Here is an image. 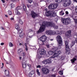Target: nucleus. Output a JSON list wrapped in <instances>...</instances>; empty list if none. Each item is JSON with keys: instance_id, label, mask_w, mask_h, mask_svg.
<instances>
[{"instance_id": "obj_1", "label": "nucleus", "mask_w": 77, "mask_h": 77, "mask_svg": "<svg viewBox=\"0 0 77 77\" xmlns=\"http://www.w3.org/2000/svg\"><path fill=\"white\" fill-rule=\"evenodd\" d=\"M56 40L58 42V47H55L54 48V50H59L62 48V46L63 45V42L62 41V38L60 36L58 35L57 36L56 38Z\"/></svg>"}, {"instance_id": "obj_2", "label": "nucleus", "mask_w": 77, "mask_h": 77, "mask_svg": "<svg viewBox=\"0 0 77 77\" xmlns=\"http://www.w3.org/2000/svg\"><path fill=\"white\" fill-rule=\"evenodd\" d=\"M47 25H48V22L44 21L43 24L41 26L39 30L37 32V33L38 34L39 33L43 32L45 30V27Z\"/></svg>"}, {"instance_id": "obj_3", "label": "nucleus", "mask_w": 77, "mask_h": 77, "mask_svg": "<svg viewBox=\"0 0 77 77\" xmlns=\"http://www.w3.org/2000/svg\"><path fill=\"white\" fill-rule=\"evenodd\" d=\"M61 21L63 24L68 25V24L71 23V19L69 18H67L66 19L62 18L61 19Z\"/></svg>"}, {"instance_id": "obj_4", "label": "nucleus", "mask_w": 77, "mask_h": 77, "mask_svg": "<svg viewBox=\"0 0 77 77\" xmlns=\"http://www.w3.org/2000/svg\"><path fill=\"white\" fill-rule=\"evenodd\" d=\"M65 43L66 46V53L67 54H70V48L69 47V45H68V41H65Z\"/></svg>"}, {"instance_id": "obj_5", "label": "nucleus", "mask_w": 77, "mask_h": 77, "mask_svg": "<svg viewBox=\"0 0 77 77\" xmlns=\"http://www.w3.org/2000/svg\"><path fill=\"white\" fill-rule=\"evenodd\" d=\"M42 73L43 75L48 74L50 72V71L48 69L45 67L42 68Z\"/></svg>"}, {"instance_id": "obj_6", "label": "nucleus", "mask_w": 77, "mask_h": 77, "mask_svg": "<svg viewBox=\"0 0 77 77\" xmlns=\"http://www.w3.org/2000/svg\"><path fill=\"white\" fill-rule=\"evenodd\" d=\"M54 50H55V51L52 57L55 58V57L59 56V54L61 53V51H57L56 49H55Z\"/></svg>"}, {"instance_id": "obj_7", "label": "nucleus", "mask_w": 77, "mask_h": 77, "mask_svg": "<svg viewBox=\"0 0 77 77\" xmlns=\"http://www.w3.org/2000/svg\"><path fill=\"white\" fill-rule=\"evenodd\" d=\"M71 3V0H66L65 2L63 4V6L64 7H66V6H69L70 5Z\"/></svg>"}, {"instance_id": "obj_8", "label": "nucleus", "mask_w": 77, "mask_h": 77, "mask_svg": "<svg viewBox=\"0 0 77 77\" xmlns=\"http://www.w3.org/2000/svg\"><path fill=\"white\" fill-rule=\"evenodd\" d=\"M31 15L32 16V17L33 18H35L36 17H39V15L38 14L36 13L33 11H31Z\"/></svg>"}, {"instance_id": "obj_9", "label": "nucleus", "mask_w": 77, "mask_h": 77, "mask_svg": "<svg viewBox=\"0 0 77 77\" xmlns=\"http://www.w3.org/2000/svg\"><path fill=\"white\" fill-rule=\"evenodd\" d=\"M48 26L51 27H53L55 29H58V26L55 25V24L53 23L52 22H48Z\"/></svg>"}, {"instance_id": "obj_10", "label": "nucleus", "mask_w": 77, "mask_h": 77, "mask_svg": "<svg viewBox=\"0 0 77 77\" xmlns=\"http://www.w3.org/2000/svg\"><path fill=\"white\" fill-rule=\"evenodd\" d=\"M46 33L47 35H55L56 32L55 31L52 30H47L46 32Z\"/></svg>"}, {"instance_id": "obj_11", "label": "nucleus", "mask_w": 77, "mask_h": 77, "mask_svg": "<svg viewBox=\"0 0 77 77\" xmlns=\"http://www.w3.org/2000/svg\"><path fill=\"white\" fill-rule=\"evenodd\" d=\"M46 39H47V37L45 35H43L40 37V41H42V43H44V42H45Z\"/></svg>"}, {"instance_id": "obj_12", "label": "nucleus", "mask_w": 77, "mask_h": 77, "mask_svg": "<svg viewBox=\"0 0 77 77\" xmlns=\"http://www.w3.org/2000/svg\"><path fill=\"white\" fill-rule=\"evenodd\" d=\"M45 14L46 16L47 17H49V16H50L51 14H52V11H49L45 13Z\"/></svg>"}, {"instance_id": "obj_13", "label": "nucleus", "mask_w": 77, "mask_h": 77, "mask_svg": "<svg viewBox=\"0 0 77 77\" xmlns=\"http://www.w3.org/2000/svg\"><path fill=\"white\" fill-rule=\"evenodd\" d=\"M71 30H69L67 31L66 34V36L67 37H70L71 36Z\"/></svg>"}, {"instance_id": "obj_14", "label": "nucleus", "mask_w": 77, "mask_h": 77, "mask_svg": "<svg viewBox=\"0 0 77 77\" xmlns=\"http://www.w3.org/2000/svg\"><path fill=\"white\" fill-rule=\"evenodd\" d=\"M77 56H75L73 59L71 60V61L72 63H74L75 61L77 60Z\"/></svg>"}, {"instance_id": "obj_15", "label": "nucleus", "mask_w": 77, "mask_h": 77, "mask_svg": "<svg viewBox=\"0 0 77 77\" xmlns=\"http://www.w3.org/2000/svg\"><path fill=\"white\" fill-rule=\"evenodd\" d=\"M46 53V51L45 50L42 49L41 50V51L40 52V54L41 55H43V54H45Z\"/></svg>"}, {"instance_id": "obj_16", "label": "nucleus", "mask_w": 77, "mask_h": 77, "mask_svg": "<svg viewBox=\"0 0 77 77\" xmlns=\"http://www.w3.org/2000/svg\"><path fill=\"white\" fill-rule=\"evenodd\" d=\"M5 74L6 75L9 77V71L8 70H5Z\"/></svg>"}, {"instance_id": "obj_17", "label": "nucleus", "mask_w": 77, "mask_h": 77, "mask_svg": "<svg viewBox=\"0 0 77 77\" xmlns=\"http://www.w3.org/2000/svg\"><path fill=\"white\" fill-rule=\"evenodd\" d=\"M54 58L52 57H51L49 59H47V61L48 63H51V58Z\"/></svg>"}, {"instance_id": "obj_18", "label": "nucleus", "mask_w": 77, "mask_h": 77, "mask_svg": "<svg viewBox=\"0 0 77 77\" xmlns=\"http://www.w3.org/2000/svg\"><path fill=\"white\" fill-rule=\"evenodd\" d=\"M19 36L20 38H24L25 36V34L24 32H22L20 34Z\"/></svg>"}, {"instance_id": "obj_19", "label": "nucleus", "mask_w": 77, "mask_h": 77, "mask_svg": "<svg viewBox=\"0 0 77 77\" xmlns=\"http://www.w3.org/2000/svg\"><path fill=\"white\" fill-rule=\"evenodd\" d=\"M52 6H53V9H55L57 8V7L58 6V4H55L54 5L52 4Z\"/></svg>"}, {"instance_id": "obj_20", "label": "nucleus", "mask_w": 77, "mask_h": 77, "mask_svg": "<svg viewBox=\"0 0 77 77\" xmlns=\"http://www.w3.org/2000/svg\"><path fill=\"white\" fill-rule=\"evenodd\" d=\"M48 7L49 9H53V5H50L48 6Z\"/></svg>"}, {"instance_id": "obj_21", "label": "nucleus", "mask_w": 77, "mask_h": 77, "mask_svg": "<svg viewBox=\"0 0 77 77\" xmlns=\"http://www.w3.org/2000/svg\"><path fill=\"white\" fill-rule=\"evenodd\" d=\"M15 28L17 30H18L19 29H20V26L18 24H15Z\"/></svg>"}, {"instance_id": "obj_22", "label": "nucleus", "mask_w": 77, "mask_h": 77, "mask_svg": "<svg viewBox=\"0 0 77 77\" xmlns=\"http://www.w3.org/2000/svg\"><path fill=\"white\" fill-rule=\"evenodd\" d=\"M52 16L53 17H56L55 19H56L57 20H58V18H59V17L56 16V14H52Z\"/></svg>"}, {"instance_id": "obj_23", "label": "nucleus", "mask_w": 77, "mask_h": 77, "mask_svg": "<svg viewBox=\"0 0 77 77\" xmlns=\"http://www.w3.org/2000/svg\"><path fill=\"white\" fill-rule=\"evenodd\" d=\"M22 66L23 67V68H26V66H27L26 65V64L24 62H22Z\"/></svg>"}, {"instance_id": "obj_24", "label": "nucleus", "mask_w": 77, "mask_h": 77, "mask_svg": "<svg viewBox=\"0 0 77 77\" xmlns=\"http://www.w3.org/2000/svg\"><path fill=\"white\" fill-rule=\"evenodd\" d=\"M48 54H49L50 55H53V51H50L48 52Z\"/></svg>"}, {"instance_id": "obj_25", "label": "nucleus", "mask_w": 77, "mask_h": 77, "mask_svg": "<svg viewBox=\"0 0 77 77\" xmlns=\"http://www.w3.org/2000/svg\"><path fill=\"white\" fill-rule=\"evenodd\" d=\"M63 0H55V2L57 3H60V2H63Z\"/></svg>"}, {"instance_id": "obj_26", "label": "nucleus", "mask_w": 77, "mask_h": 77, "mask_svg": "<svg viewBox=\"0 0 77 77\" xmlns=\"http://www.w3.org/2000/svg\"><path fill=\"white\" fill-rule=\"evenodd\" d=\"M75 41H72L71 44V47H72L73 46H74L75 45Z\"/></svg>"}, {"instance_id": "obj_27", "label": "nucleus", "mask_w": 77, "mask_h": 77, "mask_svg": "<svg viewBox=\"0 0 77 77\" xmlns=\"http://www.w3.org/2000/svg\"><path fill=\"white\" fill-rule=\"evenodd\" d=\"M42 63H43L44 64H45V65L47 64V63H48L47 62V60H44L42 62Z\"/></svg>"}, {"instance_id": "obj_28", "label": "nucleus", "mask_w": 77, "mask_h": 77, "mask_svg": "<svg viewBox=\"0 0 77 77\" xmlns=\"http://www.w3.org/2000/svg\"><path fill=\"white\" fill-rule=\"evenodd\" d=\"M36 72H37V74L38 75H39V76L41 75V73H40L39 72V69H37Z\"/></svg>"}, {"instance_id": "obj_29", "label": "nucleus", "mask_w": 77, "mask_h": 77, "mask_svg": "<svg viewBox=\"0 0 77 77\" xmlns=\"http://www.w3.org/2000/svg\"><path fill=\"white\" fill-rule=\"evenodd\" d=\"M63 71H59V73L60 74V75H62L63 74Z\"/></svg>"}, {"instance_id": "obj_30", "label": "nucleus", "mask_w": 77, "mask_h": 77, "mask_svg": "<svg viewBox=\"0 0 77 77\" xmlns=\"http://www.w3.org/2000/svg\"><path fill=\"white\" fill-rule=\"evenodd\" d=\"M9 46L10 47H12L14 46V45L12 43L10 42L9 43Z\"/></svg>"}, {"instance_id": "obj_31", "label": "nucleus", "mask_w": 77, "mask_h": 77, "mask_svg": "<svg viewBox=\"0 0 77 77\" xmlns=\"http://www.w3.org/2000/svg\"><path fill=\"white\" fill-rule=\"evenodd\" d=\"M17 31H18V33H20H20H23V32H22L23 31L21 30V29H19L18 30H17Z\"/></svg>"}, {"instance_id": "obj_32", "label": "nucleus", "mask_w": 77, "mask_h": 77, "mask_svg": "<svg viewBox=\"0 0 77 77\" xmlns=\"http://www.w3.org/2000/svg\"><path fill=\"white\" fill-rule=\"evenodd\" d=\"M63 11H61V12H60V15H64V12H62Z\"/></svg>"}, {"instance_id": "obj_33", "label": "nucleus", "mask_w": 77, "mask_h": 77, "mask_svg": "<svg viewBox=\"0 0 77 77\" xmlns=\"http://www.w3.org/2000/svg\"><path fill=\"white\" fill-rule=\"evenodd\" d=\"M22 51H23V49H20L18 51V52L19 53H20L21 52H22Z\"/></svg>"}, {"instance_id": "obj_34", "label": "nucleus", "mask_w": 77, "mask_h": 77, "mask_svg": "<svg viewBox=\"0 0 77 77\" xmlns=\"http://www.w3.org/2000/svg\"><path fill=\"white\" fill-rule=\"evenodd\" d=\"M23 8L24 10H26V5H23Z\"/></svg>"}, {"instance_id": "obj_35", "label": "nucleus", "mask_w": 77, "mask_h": 77, "mask_svg": "<svg viewBox=\"0 0 77 77\" xmlns=\"http://www.w3.org/2000/svg\"><path fill=\"white\" fill-rule=\"evenodd\" d=\"M56 34H57V35H59L60 34V31H56Z\"/></svg>"}, {"instance_id": "obj_36", "label": "nucleus", "mask_w": 77, "mask_h": 77, "mask_svg": "<svg viewBox=\"0 0 77 77\" xmlns=\"http://www.w3.org/2000/svg\"><path fill=\"white\" fill-rule=\"evenodd\" d=\"M32 74L30 72L29 74V76L28 77H32Z\"/></svg>"}, {"instance_id": "obj_37", "label": "nucleus", "mask_w": 77, "mask_h": 77, "mask_svg": "<svg viewBox=\"0 0 77 77\" xmlns=\"http://www.w3.org/2000/svg\"><path fill=\"white\" fill-rule=\"evenodd\" d=\"M11 8H14V4H11Z\"/></svg>"}, {"instance_id": "obj_38", "label": "nucleus", "mask_w": 77, "mask_h": 77, "mask_svg": "<svg viewBox=\"0 0 77 77\" xmlns=\"http://www.w3.org/2000/svg\"><path fill=\"white\" fill-rule=\"evenodd\" d=\"M19 23H20V24H23V21H22L21 20H20Z\"/></svg>"}, {"instance_id": "obj_39", "label": "nucleus", "mask_w": 77, "mask_h": 77, "mask_svg": "<svg viewBox=\"0 0 77 77\" xmlns=\"http://www.w3.org/2000/svg\"><path fill=\"white\" fill-rule=\"evenodd\" d=\"M32 75L33 74L35 73V72H34V71L33 70H32L31 71V72H30Z\"/></svg>"}, {"instance_id": "obj_40", "label": "nucleus", "mask_w": 77, "mask_h": 77, "mask_svg": "<svg viewBox=\"0 0 77 77\" xmlns=\"http://www.w3.org/2000/svg\"><path fill=\"white\" fill-rule=\"evenodd\" d=\"M28 1L29 3H31L32 2V0H28Z\"/></svg>"}, {"instance_id": "obj_41", "label": "nucleus", "mask_w": 77, "mask_h": 77, "mask_svg": "<svg viewBox=\"0 0 77 77\" xmlns=\"http://www.w3.org/2000/svg\"><path fill=\"white\" fill-rule=\"evenodd\" d=\"M33 32V31L31 29H29L28 30V32H29H29Z\"/></svg>"}, {"instance_id": "obj_42", "label": "nucleus", "mask_w": 77, "mask_h": 77, "mask_svg": "<svg viewBox=\"0 0 77 77\" xmlns=\"http://www.w3.org/2000/svg\"><path fill=\"white\" fill-rule=\"evenodd\" d=\"M9 14V15H12V12L11 11H10L8 12Z\"/></svg>"}, {"instance_id": "obj_43", "label": "nucleus", "mask_w": 77, "mask_h": 77, "mask_svg": "<svg viewBox=\"0 0 77 77\" xmlns=\"http://www.w3.org/2000/svg\"><path fill=\"white\" fill-rule=\"evenodd\" d=\"M21 8V7L19 6L17 7V8H16V11H18V10H19L18 8Z\"/></svg>"}, {"instance_id": "obj_44", "label": "nucleus", "mask_w": 77, "mask_h": 77, "mask_svg": "<svg viewBox=\"0 0 77 77\" xmlns=\"http://www.w3.org/2000/svg\"><path fill=\"white\" fill-rule=\"evenodd\" d=\"M17 15H20V14H21V13H20V12L18 11H17Z\"/></svg>"}, {"instance_id": "obj_45", "label": "nucleus", "mask_w": 77, "mask_h": 77, "mask_svg": "<svg viewBox=\"0 0 77 77\" xmlns=\"http://www.w3.org/2000/svg\"><path fill=\"white\" fill-rule=\"evenodd\" d=\"M41 65H38L37 66V68H41Z\"/></svg>"}, {"instance_id": "obj_46", "label": "nucleus", "mask_w": 77, "mask_h": 77, "mask_svg": "<svg viewBox=\"0 0 77 77\" xmlns=\"http://www.w3.org/2000/svg\"><path fill=\"white\" fill-rule=\"evenodd\" d=\"M26 51H28V47H26L25 48Z\"/></svg>"}, {"instance_id": "obj_47", "label": "nucleus", "mask_w": 77, "mask_h": 77, "mask_svg": "<svg viewBox=\"0 0 77 77\" xmlns=\"http://www.w3.org/2000/svg\"><path fill=\"white\" fill-rule=\"evenodd\" d=\"M23 56H26V53L23 52Z\"/></svg>"}, {"instance_id": "obj_48", "label": "nucleus", "mask_w": 77, "mask_h": 77, "mask_svg": "<svg viewBox=\"0 0 77 77\" xmlns=\"http://www.w3.org/2000/svg\"><path fill=\"white\" fill-rule=\"evenodd\" d=\"M1 1H2L3 3H5V0H1Z\"/></svg>"}, {"instance_id": "obj_49", "label": "nucleus", "mask_w": 77, "mask_h": 77, "mask_svg": "<svg viewBox=\"0 0 77 77\" xmlns=\"http://www.w3.org/2000/svg\"><path fill=\"white\" fill-rule=\"evenodd\" d=\"M14 20V17H11L10 18L11 20Z\"/></svg>"}, {"instance_id": "obj_50", "label": "nucleus", "mask_w": 77, "mask_h": 77, "mask_svg": "<svg viewBox=\"0 0 77 77\" xmlns=\"http://www.w3.org/2000/svg\"><path fill=\"white\" fill-rule=\"evenodd\" d=\"M5 44V43H1V45H3Z\"/></svg>"}, {"instance_id": "obj_51", "label": "nucleus", "mask_w": 77, "mask_h": 77, "mask_svg": "<svg viewBox=\"0 0 77 77\" xmlns=\"http://www.w3.org/2000/svg\"><path fill=\"white\" fill-rule=\"evenodd\" d=\"M66 14H67V15H68V14H69V13H68V11H66Z\"/></svg>"}, {"instance_id": "obj_52", "label": "nucleus", "mask_w": 77, "mask_h": 77, "mask_svg": "<svg viewBox=\"0 0 77 77\" xmlns=\"http://www.w3.org/2000/svg\"><path fill=\"white\" fill-rule=\"evenodd\" d=\"M1 30H5V29L4 28H3L2 27H1Z\"/></svg>"}, {"instance_id": "obj_53", "label": "nucleus", "mask_w": 77, "mask_h": 77, "mask_svg": "<svg viewBox=\"0 0 77 77\" xmlns=\"http://www.w3.org/2000/svg\"><path fill=\"white\" fill-rule=\"evenodd\" d=\"M73 1L74 2H75L76 3H77V0H73Z\"/></svg>"}, {"instance_id": "obj_54", "label": "nucleus", "mask_w": 77, "mask_h": 77, "mask_svg": "<svg viewBox=\"0 0 77 77\" xmlns=\"http://www.w3.org/2000/svg\"><path fill=\"white\" fill-rule=\"evenodd\" d=\"M25 45L26 46V47H27V43H25Z\"/></svg>"}, {"instance_id": "obj_55", "label": "nucleus", "mask_w": 77, "mask_h": 77, "mask_svg": "<svg viewBox=\"0 0 77 77\" xmlns=\"http://www.w3.org/2000/svg\"><path fill=\"white\" fill-rule=\"evenodd\" d=\"M27 6L28 8H30V6H29V5H27Z\"/></svg>"}, {"instance_id": "obj_56", "label": "nucleus", "mask_w": 77, "mask_h": 77, "mask_svg": "<svg viewBox=\"0 0 77 77\" xmlns=\"http://www.w3.org/2000/svg\"><path fill=\"white\" fill-rule=\"evenodd\" d=\"M5 17H8V15L6 14V15H5Z\"/></svg>"}, {"instance_id": "obj_57", "label": "nucleus", "mask_w": 77, "mask_h": 77, "mask_svg": "<svg viewBox=\"0 0 77 77\" xmlns=\"http://www.w3.org/2000/svg\"><path fill=\"white\" fill-rule=\"evenodd\" d=\"M75 11L76 12H77V8H76L75 9Z\"/></svg>"}, {"instance_id": "obj_58", "label": "nucleus", "mask_w": 77, "mask_h": 77, "mask_svg": "<svg viewBox=\"0 0 77 77\" xmlns=\"http://www.w3.org/2000/svg\"><path fill=\"white\" fill-rule=\"evenodd\" d=\"M28 66L29 67H31V65H30V64L28 65Z\"/></svg>"}, {"instance_id": "obj_59", "label": "nucleus", "mask_w": 77, "mask_h": 77, "mask_svg": "<svg viewBox=\"0 0 77 77\" xmlns=\"http://www.w3.org/2000/svg\"><path fill=\"white\" fill-rule=\"evenodd\" d=\"M54 68L52 69V71H54Z\"/></svg>"}, {"instance_id": "obj_60", "label": "nucleus", "mask_w": 77, "mask_h": 77, "mask_svg": "<svg viewBox=\"0 0 77 77\" xmlns=\"http://www.w3.org/2000/svg\"><path fill=\"white\" fill-rule=\"evenodd\" d=\"M21 57H19V59L20 60H21Z\"/></svg>"}, {"instance_id": "obj_61", "label": "nucleus", "mask_w": 77, "mask_h": 77, "mask_svg": "<svg viewBox=\"0 0 77 77\" xmlns=\"http://www.w3.org/2000/svg\"><path fill=\"white\" fill-rule=\"evenodd\" d=\"M19 45L20 46L22 45V44H21V43H20L19 44Z\"/></svg>"}, {"instance_id": "obj_62", "label": "nucleus", "mask_w": 77, "mask_h": 77, "mask_svg": "<svg viewBox=\"0 0 77 77\" xmlns=\"http://www.w3.org/2000/svg\"><path fill=\"white\" fill-rule=\"evenodd\" d=\"M46 46L48 48L49 47V45H46Z\"/></svg>"}, {"instance_id": "obj_63", "label": "nucleus", "mask_w": 77, "mask_h": 77, "mask_svg": "<svg viewBox=\"0 0 77 77\" xmlns=\"http://www.w3.org/2000/svg\"><path fill=\"white\" fill-rule=\"evenodd\" d=\"M2 66H4V63H2Z\"/></svg>"}, {"instance_id": "obj_64", "label": "nucleus", "mask_w": 77, "mask_h": 77, "mask_svg": "<svg viewBox=\"0 0 77 77\" xmlns=\"http://www.w3.org/2000/svg\"><path fill=\"white\" fill-rule=\"evenodd\" d=\"M51 41H53V39H52L50 40Z\"/></svg>"}]
</instances>
